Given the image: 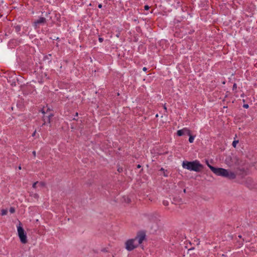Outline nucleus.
Listing matches in <instances>:
<instances>
[{
  "instance_id": "obj_1",
  "label": "nucleus",
  "mask_w": 257,
  "mask_h": 257,
  "mask_svg": "<svg viewBox=\"0 0 257 257\" xmlns=\"http://www.w3.org/2000/svg\"><path fill=\"white\" fill-rule=\"evenodd\" d=\"M210 169L217 176L227 178L229 179H234L236 177L235 173L230 170L222 168H215L213 166H210Z\"/></svg>"
},
{
  "instance_id": "obj_2",
  "label": "nucleus",
  "mask_w": 257,
  "mask_h": 257,
  "mask_svg": "<svg viewBox=\"0 0 257 257\" xmlns=\"http://www.w3.org/2000/svg\"><path fill=\"white\" fill-rule=\"evenodd\" d=\"M182 167L184 169L195 172H199L203 168V166L197 160L192 162L183 161Z\"/></svg>"
},
{
  "instance_id": "obj_3",
  "label": "nucleus",
  "mask_w": 257,
  "mask_h": 257,
  "mask_svg": "<svg viewBox=\"0 0 257 257\" xmlns=\"http://www.w3.org/2000/svg\"><path fill=\"white\" fill-rule=\"evenodd\" d=\"M18 235L20 239L21 242L22 243L25 244L27 242V234L22 227V223L19 221L18 224L17 226Z\"/></svg>"
},
{
  "instance_id": "obj_4",
  "label": "nucleus",
  "mask_w": 257,
  "mask_h": 257,
  "mask_svg": "<svg viewBox=\"0 0 257 257\" xmlns=\"http://www.w3.org/2000/svg\"><path fill=\"white\" fill-rule=\"evenodd\" d=\"M125 248L128 251H131L136 248L138 245V243L136 241L135 238L128 239L125 243Z\"/></svg>"
},
{
  "instance_id": "obj_5",
  "label": "nucleus",
  "mask_w": 257,
  "mask_h": 257,
  "mask_svg": "<svg viewBox=\"0 0 257 257\" xmlns=\"http://www.w3.org/2000/svg\"><path fill=\"white\" fill-rule=\"evenodd\" d=\"M190 130L187 128L184 127L182 130H178L177 132V134L178 136H182L184 134H187L188 135H190Z\"/></svg>"
},
{
  "instance_id": "obj_6",
  "label": "nucleus",
  "mask_w": 257,
  "mask_h": 257,
  "mask_svg": "<svg viewBox=\"0 0 257 257\" xmlns=\"http://www.w3.org/2000/svg\"><path fill=\"white\" fill-rule=\"evenodd\" d=\"M136 241L138 243V245L141 244L143 241L145 240V235L144 234H141L138 235L135 238H134Z\"/></svg>"
},
{
  "instance_id": "obj_7",
  "label": "nucleus",
  "mask_w": 257,
  "mask_h": 257,
  "mask_svg": "<svg viewBox=\"0 0 257 257\" xmlns=\"http://www.w3.org/2000/svg\"><path fill=\"white\" fill-rule=\"evenodd\" d=\"M46 23V19L43 17L40 18L37 21L34 22V25L37 27L39 25H43Z\"/></svg>"
},
{
  "instance_id": "obj_8",
  "label": "nucleus",
  "mask_w": 257,
  "mask_h": 257,
  "mask_svg": "<svg viewBox=\"0 0 257 257\" xmlns=\"http://www.w3.org/2000/svg\"><path fill=\"white\" fill-rule=\"evenodd\" d=\"M53 115L52 114H50L49 116H44V118H43L44 121L43 124H45L47 122L50 123V122L51 118V117Z\"/></svg>"
},
{
  "instance_id": "obj_9",
  "label": "nucleus",
  "mask_w": 257,
  "mask_h": 257,
  "mask_svg": "<svg viewBox=\"0 0 257 257\" xmlns=\"http://www.w3.org/2000/svg\"><path fill=\"white\" fill-rule=\"evenodd\" d=\"M189 136V142L190 143H192L193 142L194 140V139H195V137L194 136H192L191 134V131L190 132V135Z\"/></svg>"
},
{
  "instance_id": "obj_10",
  "label": "nucleus",
  "mask_w": 257,
  "mask_h": 257,
  "mask_svg": "<svg viewBox=\"0 0 257 257\" xmlns=\"http://www.w3.org/2000/svg\"><path fill=\"white\" fill-rule=\"evenodd\" d=\"M8 211L7 209H2L1 211L2 215H5L7 214Z\"/></svg>"
},
{
  "instance_id": "obj_11",
  "label": "nucleus",
  "mask_w": 257,
  "mask_h": 257,
  "mask_svg": "<svg viewBox=\"0 0 257 257\" xmlns=\"http://www.w3.org/2000/svg\"><path fill=\"white\" fill-rule=\"evenodd\" d=\"M238 141H234L232 143V146L233 147L235 148L236 146V145L238 144Z\"/></svg>"
},
{
  "instance_id": "obj_12",
  "label": "nucleus",
  "mask_w": 257,
  "mask_h": 257,
  "mask_svg": "<svg viewBox=\"0 0 257 257\" xmlns=\"http://www.w3.org/2000/svg\"><path fill=\"white\" fill-rule=\"evenodd\" d=\"M15 211V210L14 209V208L13 207H11L10 209V212L11 213H14Z\"/></svg>"
},
{
  "instance_id": "obj_13",
  "label": "nucleus",
  "mask_w": 257,
  "mask_h": 257,
  "mask_svg": "<svg viewBox=\"0 0 257 257\" xmlns=\"http://www.w3.org/2000/svg\"><path fill=\"white\" fill-rule=\"evenodd\" d=\"M163 204L165 206H167L168 205V202L167 201H163Z\"/></svg>"
},
{
  "instance_id": "obj_14",
  "label": "nucleus",
  "mask_w": 257,
  "mask_h": 257,
  "mask_svg": "<svg viewBox=\"0 0 257 257\" xmlns=\"http://www.w3.org/2000/svg\"><path fill=\"white\" fill-rule=\"evenodd\" d=\"M37 184V182H35L33 184V188H35L36 187V185Z\"/></svg>"
},
{
  "instance_id": "obj_15",
  "label": "nucleus",
  "mask_w": 257,
  "mask_h": 257,
  "mask_svg": "<svg viewBox=\"0 0 257 257\" xmlns=\"http://www.w3.org/2000/svg\"><path fill=\"white\" fill-rule=\"evenodd\" d=\"M236 88H237V85H236V84L235 83H234V84H233V89H236Z\"/></svg>"
},
{
  "instance_id": "obj_16",
  "label": "nucleus",
  "mask_w": 257,
  "mask_h": 257,
  "mask_svg": "<svg viewBox=\"0 0 257 257\" xmlns=\"http://www.w3.org/2000/svg\"><path fill=\"white\" fill-rule=\"evenodd\" d=\"M206 164L208 166V167L210 168V166H212L211 165H210L209 163H208V161H206Z\"/></svg>"
},
{
  "instance_id": "obj_17",
  "label": "nucleus",
  "mask_w": 257,
  "mask_h": 257,
  "mask_svg": "<svg viewBox=\"0 0 257 257\" xmlns=\"http://www.w3.org/2000/svg\"><path fill=\"white\" fill-rule=\"evenodd\" d=\"M149 9V7L148 6H145V9L146 10H148Z\"/></svg>"
},
{
  "instance_id": "obj_18",
  "label": "nucleus",
  "mask_w": 257,
  "mask_h": 257,
  "mask_svg": "<svg viewBox=\"0 0 257 257\" xmlns=\"http://www.w3.org/2000/svg\"><path fill=\"white\" fill-rule=\"evenodd\" d=\"M243 107L244 108H247L248 107V104H244Z\"/></svg>"
},
{
  "instance_id": "obj_19",
  "label": "nucleus",
  "mask_w": 257,
  "mask_h": 257,
  "mask_svg": "<svg viewBox=\"0 0 257 257\" xmlns=\"http://www.w3.org/2000/svg\"><path fill=\"white\" fill-rule=\"evenodd\" d=\"M99 41L100 42H102L103 41V39H102V38H99Z\"/></svg>"
},
{
  "instance_id": "obj_20",
  "label": "nucleus",
  "mask_w": 257,
  "mask_h": 257,
  "mask_svg": "<svg viewBox=\"0 0 257 257\" xmlns=\"http://www.w3.org/2000/svg\"><path fill=\"white\" fill-rule=\"evenodd\" d=\"M36 152H35V151H33V155L34 156V157H35V156H36Z\"/></svg>"
},
{
  "instance_id": "obj_21",
  "label": "nucleus",
  "mask_w": 257,
  "mask_h": 257,
  "mask_svg": "<svg viewBox=\"0 0 257 257\" xmlns=\"http://www.w3.org/2000/svg\"><path fill=\"white\" fill-rule=\"evenodd\" d=\"M143 70L145 71H146L147 70V68L146 67H144Z\"/></svg>"
},
{
  "instance_id": "obj_22",
  "label": "nucleus",
  "mask_w": 257,
  "mask_h": 257,
  "mask_svg": "<svg viewBox=\"0 0 257 257\" xmlns=\"http://www.w3.org/2000/svg\"><path fill=\"white\" fill-rule=\"evenodd\" d=\"M98 8H102V5L101 4L98 5Z\"/></svg>"
},
{
  "instance_id": "obj_23",
  "label": "nucleus",
  "mask_w": 257,
  "mask_h": 257,
  "mask_svg": "<svg viewBox=\"0 0 257 257\" xmlns=\"http://www.w3.org/2000/svg\"><path fill=\"white\" fill-rule=\"evenodd\" d=\"M160 171L164 172L165 170H164L163 168H162L160 169Z\"/></svg>"
},
{
  "instance_id": "obj_24",
  "label": "nucleus",
  "mask_w": 257,
  "mask_h": 257,
  "mask_svg": "<svg viewBox=\"0 0 257 257\" xmlns=\"http://www.w3.org/2000/svg\"><path fill=\"white\" fill-rule=\"evenodd\" d=\"M164 175L165 176H166V177L168 176V175H167V174H166L165 173V172H164Z\"/></svg>"
},
{
  "instance_id": "obj_25",
  "label": "nucleus",
  "mask_w": 257,
  "mask_h": 257,
  "mask_svg": "<svg viewBox=\"0 0 257 257\" xmlns=\"http://www.w3.org/2000/svg\"><path fill=\"white\" fill-rule=\"evenodd\" d=\"M130 202V199L127 198V202Z\"/></svg>"
},
{
  "instance_id": "obj_26",
  "label": "nucleus",
  "mask_w": 257,
  "mask_h": 257,
  "mask_svg": "<svg viewBox=\"0 0 257 257\" xmlns=\"http://www.w3.org/2000/svg\"><path fill=\"white\" fill-rule=\"evenodd\" d=\"M35 133H36V131L33 133V136H34L35 135Z\"/></svg>"
},
{
  "instance_id": "obj_27",
  "label": "nucleus",
  "mask_w": 257,
  "mask_h": 257,
  "mask_svg": "<svg viewBox=\"0 0 257 257\" xmlns=\"http://www.w3.org/2000/svg\"><path fill=\"white\" fill-rule=\"evenodd\" d=\"M141 167V166L140 165H138V168H140Z\"/></svg>"
},
{
  "instance_id": "obj_28",
  "label": "nucleus",
  "mask_w": 257,
  "mask_h": 257,
  "mask_svg": "<svg viewBox=\"0 0 257 257\" xmlns=\"http://www.w3.org/2000/svg\"><path fill=\"white\" fill-rule=\"evenodd\" d=\"M19 169L20 170H21V166H20V167H19Z\"/></svg>"
},
{
  "instance_id": "obj_29",
  "label": "nucleus",
  "mask_w": 257,
  "mask_h": 257,
  "mask_svg": "<svg viewBox=\"0 0 257 257\" xmlns=\"http://www.w3.org/2000/svg\"><path fill=\"white\" fill-rule=\"evenodd\" d=\"M164 109H167V108H166V106H164Z\"/></svg>"
},
{
  "instance_id": "obj_30",
  "label": "nucleus",
  "mask_w": 257,
  "mask_h": 257,
  "mask_svg": "<svg viewBox=\"0 0 257 257\" xmlns=\"http://www.w3.org/2000/svg\"><path fill=\"white\" fill-rule=\"evenodd\" d=\"M156 117H158V114H156Z\"/></svg>"
},
{
  "instance_id": "obj_31",
  "label": "nucleus",
  "mask_w": 257,
  "mask_h": 257,
  "mask_svg": "<svg viewBox=\"0 0 257 257\" xmlns=\"http://www.w3.org/2000/svg\"><path fill=\"white\" fill-rule=\"evenodd\" d=\"M184 192H186V190H185V189H184Z\"/></svg>"
}]
</instances>
